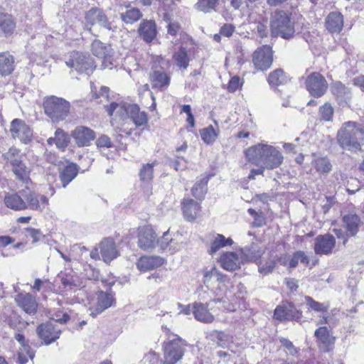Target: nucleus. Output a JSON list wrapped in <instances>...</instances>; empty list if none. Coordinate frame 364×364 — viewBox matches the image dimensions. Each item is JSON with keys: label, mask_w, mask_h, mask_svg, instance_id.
<instances>
[{"label": "nucleus", "mask_w": 364, "mask_h": 364, "mask_svg": "<svg viewBox=\"0 0 364 364\" xmlns=\"http://www.w3.org/2000/svg\"><path fill=\"white\" fill-rule=\"evenodd\" d=\"M245 156L249 162L256 166H263L267 169L279 167L284 159L276 147L262 143L249 147L245 151Z\"/></svg>", "instance_id": "1"}, {"label": "nucleus", "mask_w": 364, "mask_h": 364, "mask_svg": "<svg viewBox=\"0 0 364 364\" xmlns=\"http://www.w3.org/2000/svg\"><path fill=\"white\" fill-rule=\"evenodd\" d=\"M336 139L343 149L359 151L364 144V126L355 122H345L338 131Z\"/></svg>", "instance_id": "2"}, {"label": "nucleus", "mask_w": 364, "mask_h": 364, "mask_svg": "<svg viewBox=\"0 0 364 364\" xmlns=\"http://www.w3.org/2000/svg\"><path fill=\"white\" fill-rule=\"evenodd\" d=\"M291 14L282 10L274 11L270 20L271 33L273 36H280L284 39L294 36V22L291 20Z\"/></svg>", "instance_id": "3"}, {"label": "nucleus", "mask_w": 364, "mask_h": 364, "mask_svg": "<svg viewBox=\"0 0 364 364\" xmlns=\"http://www.w3.org/2000/svg\"><path fill=\"white\" fill-rule=\"evenodd\" d=\"M70 102L56 96H50L45 99L43 108L45 113L53 122L65 119L70 112Z\"/></svg>", "instance_id": "4"}, {"label": "nucleus", "mask_w": 364, "mask_h": 364, "mask_svg": "<svg viewBox=\"0 0 364 364\" xmlns=\"http://www.w3.org/2000/svg\"><path fill=\"white\" fill-rule=\"evenodd\" d=\"M106 110L109 116L113 115L116 110L121 116H123L124 114H127L137 127L143 126L148 122L146 113L144 111L141 112L139 107L136 104L124 107L112 102L109 106L106 107Z\"/></svg>", "instance_id": "5"}, {"label": "nucleus", "mask_w": 364, "mask_h": 364, "mask_svg": "<svg viewBox=\"0 0 364 364\" xmlns=\"http://www.w3.org/2000/svg\"><path fill=\"white\" fill-rule=\"evenodd\" d=\"M186 344L179 337L168 340L164 344V364H176L185 351Z\"/></svg>", "instance_id": "6"}, {"label": "nucleus", "mask_w": 364, "mask_h": 364, "mask_svg": "<svg viewBox=\"0 0 364 364\" xmlns=\"http://www.w3.org/2000/svg\"><path fill=\"white\" fill-rule=\"evenodd\" d=\"M65 63L77 72L85 73L87 75L92 73L95 68L93 60L88 54L75 50L70 53V58Z\"/></svg>", "instance_id": "7"}, {"label": "nucleus", "mask_w": 364, "mask_h": 364, "mask_svg": "<svg viewBox=\"0 0 364 364\" xmlns=\"http://www.w3.org/2000/svg\"><path fill=\"white\" fill-rule=\"evenodd\" d=\"M305 85L309 94L316 98L322 97L328 87L326 78L317 72H314L306 77Z\"/></svg>", "instance_id": "8"}, {"label": "nucleus", "mask_w": 364, "mask_h": 364, "mask_svg": "<svg viewBox=\"0 0 364 364\" xmlns=\"http://www.w3.org/2000/svg\"><path fill=\"white\" fill-rule=\"evenodd\" d=\"M274 316L281 321L292 320L301 322L302 312L298 310L292 303L283 301L282 305L275 309Z\"/></svg>", "instance_id": "9"}, {"label": "nucleus", "mask_w": 364, "mask_h": 364, "mask_svg": "<svg viewBox=\"0 0 364 364\" xmlns=\"http://www.w3.org/2000/svg\"><path fill=\"white\" fill-rule=\"evenodd\" d=\"M272 50L269 46H263L253 53L252 62L258 70H267L272 65Z\"/></svg>", "instance_id": "10"}, {"label": "nucleus", "mask_w": 364, "mask_h": 364, "mask_svg": "<svg viewBox=\"0 0 364 364\" xmlns=\"http://www.w3.org/2000/svg\"><path fill=\"white\" fill-rule=\"evenodd\" d=\"M115 299L113 292L100 291L97 294L96 302L90 307V316H97L107 309L114 306Z\"/></svg>", "instance_id": "11"}, {"label": "nucleus", "mask_w": 364, "mask_h": 364, "mask_svg": "<svg viewBox=\"0 0 364 364\" xmlns=\"http://www.w3.org/2000/svg\"><path fill=\"white\" fill-rule=\"evenodd\" d=\"M157 235L150 225L139 228L138 233V246L144 250H151L156 245Z\"/></svg>", "instance_id": "12"}, {"label": "nucleus", "mask_w": 364, "mask_h": 364, "mask_svg": "<svg viewBox=\"0 0 364 364\" xmlns=\"http://www.w3.org/2000/svg\"><path fill=\"white\" fill-rule=\"evenodd\" d=\"M10 132L14 139H18L23 144H28L33 136V132L29 126L18 119L11 122Z\"/></svg>", "instance_id": "13"}, {"label": "nucleus", "mask_w": 364, "mask_h": 364, "mask_svg": "<svg viewBox=\"0 0 364 364\" xmlns=\"http://www.w3.org/2000/svg\"><path fill=\"white\" fill-rule=\"evenodd\" d=\"M221 299H214L210 301L209 303H194L193 304V314L194 315V318L202 323H211L215 320V316L213 313L210 311V310L213 311V309H209V306L211 302H221Z\"/></svg>", "instance_id": "14"}, {"label": "nucleus", "mask_w": 364, "mask_h": 364, "mask_svg": "<svg viewBox=\"0 0 364 364\" xmlns=\"http://www.w3.org/2000/svg\"><path fill=\"white\" fill-rule=\"evenodd\" d=\"M37 333L45 344L49 345L59 338L61 330L53 322L50 321L39 325Z\"/></svg>", "instance_id": "15"}, {"label": "nucleus", "mask_w": 364, "mask_h": 364, "mask_svg": "<svg viewBox=\"0 0 364 364\" xmlns=\"http://www.w3.org/2000/svg\"><path fill=\"white\" fill-rule=\"evenodd\" d=\"M336 245L335 237L330 234L318 235L314 240V250L316 255H330Z\"/></svg>", "instance_id": "16"}, {"label": "nucleus", "mask_w": 364, "mask_h": 364, "mask_svg": "<svg viewBox=\"0 0 364 364\" xmlns=\"http://www.w3.org/2000/svg\"><path fill=\"white\" fill-rule=\"evenodd\" d=\"M17 305L27 314L35 315L38 310V302L36 296L30 293H19L15 296Z\"/></svg>", "instance_id": "17"}, {"label": "nucleus", "mask_w": 364, "mask_h": 364, "mask_svg": "<svg viewBox=\"0 0 364 364\" xmlns=\"http://www.w3.org/2000/svg\"><path fill=\"white\" fill-rule=\"evenodd\" d=\"M86 26L88 25H99L107 31L112 29L111 23L108 21L107 16L103 11L97 8H92L85 15Z\"/></svg>", "instance_id": "18"}, {"label": "nucleus", "mask_w": 364, "mask_h": 364, "mask_svg": "<svg viewBox=\"0 0 364 364\" xmlns=\"http://www.w3.org/2000/svg\"><path fill=\"white\" fill-rule=\"evenodd\" d=\"M72 136L76 144L80 147L90 146L95 139V132L89 127L78 126L73 132Z\"/></svg>", "instance_id": "19"}, {"label": "nucleus", "mask_w": 364, "mask_h": 364, "mask_svg": "<svg viewBox=\"0 0 364 364\" xmlns=\"http://www.w3.org/2000/svg\"><path fill=\"white\" fill-rule=\"evenodd\" d=\"M331 92L340 106H348L351 100V92L344 84L340 81L333 82Z\"/></svg>", "instance_id": "20"}, {"label": "nucleus", "mask_w": 364, "mask_h": 364, "mask_svg": "<svg viewBox=\"0 0 364 364\" xmlns=\"http://www.w3.org/2000/svg\"><path fill=\"white\" fill-rule=\"evenodd\" d=\"M343 227L347 232L348 236H355L362 224V221L359 215L354 211H349L342 214Z\"/></svg>", "instance_id": "21"}, {"label": "nucleus", "mask_w": 364, "mask_h": 364, "mask_svg": "<svg viewBox=\"0 0 364 364\" xmlns=\"http://www.w3.org/2000/svg\"><path fill=\"white\" fill-rule=\"evenodd\" d=\"M181 205L183 217L188 222L194 221L201 210L200 204L191 198H184Z\"/></svg>", "instance_id": "22"}, {"label": "nucleus", "mask_w": 364, "mask_h": 364, "mask_svg": "<svg viewBox=\"0 0 364 364\" xmlns=\"http://www.w3.org/2000/svg\"><path fill=\"white\" fill-rule=\"evenodd\" d=\"M100 254L103 261L110 262L118 256V251L114 240L111 238H105L100 244Z\"/></svg>", "instance_id": "23"}, {"label": "nucleus", "mask_w": 364, "mask_h": 364, "mask_svg": "<svg viewBox=\"0 0 364 364\" xmlns=\"http://www.w3.org/2000/svg\"><path fill=\"white\" fill-rule=\"evenodd\" d=\"M150 82L153 89L164 90L169 84L171 77L162 70H153L149 75Z\"/></svg>", "instance_id": "24"}, {"label": "nucleus", "mask_w": 364, "mask_h": 364, "mask_svg": "<svg viewBox=\"0 0 364 364\" xmlns=\"http://www.w3.org/2000/svg\"><path fill=\"white\" fill-rule=\"evenodd\" d=\"M164 263V258L159 256H142L138 259L136 267L140 271L146 272L160 267Z\"/></svg>", "instance_id": "25"}, {"label": "nucleus", "mask_w": 364, "mask_h": 364, "mask_svg": "<svg viewBox=\"0 0 364 364\" xmlns=\"http://www.w3.org/2000/svg\"><path fill=\"white\" fill-rule=\"evenodd\" d=\"M221 267L227 271H235L240 268L241 260L237 253L228 252L220 258Z\"/></svg>", "instance_id": "26"}, {"label": "nucleus", "mask_w": 364, "mask_h": 364, "mask_svg": "<svg viewBox=\"0 0 364 364\" xmlns=\"http://www.w3.org/2000/svg\"><path fill=\"white\" fill-rule=\"evenodd\" d=\"M314 335L319 342L320 348L323 351H328L333 343L328 328L326 326L320 327L316 330Z\"/></svg>", "instance_id": "27"}, {"label": "nucleus", "mask_w": 364, "mask_h": 364, "mask_svg": "<svg viewBox=\"0 0 364 364\" xmlns=\"http://www.w3.org/2000/svg\"><path fill=\"white\" fill-rule=\"evenodd\" d=\"M343 26V17L341 13L331 12L326 17V26L331 33H339Z\"/></svg>", "instance_id": "28"}, {"label": "nucleus", "mask_w": 364, "mask_h": 364, "mask_svg": "<svg viewBox=\"0 0 364 364\" xmlns=\"http://www.w3.org/2000/svg\"><path fill=\"white\" fill-rule=\"evenodd\" d=\"M242 259L245 261L257 262L264 253L263 250L257 243H252L241 249Z\"/></svg>", "instance_id": "29"}, {"label": "nucleus", "mask_w": 364, "mask_h": 364, "mask_svg": "<svg viewBox=\"0 0 364 364\" xmlns=\"http://www.w3.org/2000/svg\"><path fill=\"white\" fill-rule=\"evenodd\" d=\"M139 33L144 41L147 43L152 41L156 35L155 23L151 21H144L140 24Z\"/></svg>", "instance_id": "30"}, {"label": "nucleus", "mask_w": 364, "mask_h": 364, "mask_svg": "<svg viewBox=\"0 0 364 364\" xmlns=\"http://www.w3.org/2000/svg\"><path fill=\"white\" fill-rule=\"evenodd\" d=\"M77 166L73 163L68 164L60 172V179L63 188H65L77 175Z\"/></svg>", "instance_id": "31"}, {"label": "nucleus", "mask_w": 364, "mask_h": 364, "mask_svg": "<svg viewBox=\"0 0 364 364\" xmlns=\"http://www.w3.org/2000/svg\"><path fill=\"white\" fill-rule=\"evenodd\" d=\"M14 70V58L8 52L0 53V74L2 76L10 75Z\"/></svg>", "instance_id": "32"}, {"label": "nucleus", "mask_w": 364, "mask_h": 364, "mask_svg": "<svg viewBox=\"0 0 364 364\" xmlns=\"http://www.w3.org/2000/svg\"><path fill=\"white\" fill-rule=\"evenodd\" d=\"M4 203L6 207L15 210H20L27 208V203L17 193H8L5 196Z\"/></svg>", "instance_id": "33"}, {"label": "nucleus", "mask_w": 364, "mask_h": 364, "mask_svg": "<svg viewBox=\"0 0 364 364\" xmlns=\"http://www.w3.org/2000/svg\"><path fill=\"white\" fill-rule=\"evenodd\" d=\"M232 243L233 241L230 237L226 238L221 234H213L208 252L210 255H213L218 251L220 248L232 245Z\"/></svg>", "instance_id": "34"}, {"label": "nucleus", "mask_w": 364, "mask_h": 364, "mask_svg": "<svg viewBox=\"0 0 364 364\" xmlns=\"http://www.w3.org/2000/svg\"><path fill=\"white\" fill-rule=\"evenodd\" d=\"M175 65L181 70H186L188 67L190 58L186 48L181 46L173 55Z\"/></svg>", "instance_id": "35"}, {"label": "nucleus", "mask_w": 364, "mask_h": 364, "mask_svg": "<svg viewBox=\"0 0 364 364\" xmlns=\"http://www.w3.org/2000/svg\"><path fill=\"white\" fill-rule=\"evenodd\" d=\"M209 176H205L198 180L191 189L193 196L198 200H203L207 193V185L209 181Z\"/></svg>", "instance_id": "36"}, {"label": "nucleus", "mask_w": 364, "mask_h": 364, "mask_svg": "<svg viewBox=\"0 0 364 364\" xmlns=\"http://www.w3.org/2000/svg\"><path fill=\"white\" fill-rule=\"evenodd\" d=\"M267 81L271 86H279L289 81V77L281 68H277L269 74Z\"/></svg>", "instance_id": "37"}, {"label": "nucleus", "mask_w": 364, "mask_h": 364, "mask_svg": "<svg viewBox=\"0 0 364 364\" xmlns=\"http://www.w3.org/2000/svg\"><path fill=\"white\" fill-rule=\"evenodd\" d=\"M16 25L11 16L2 14H0V33L4 34L6 36L11 35Z\"/></svg>", "instance_id": "38"}, {"label": "nucleus", "mask_w": 364, "mask_h": 364, "mask_svg": "<svg viewBox=\"0 0 364 364\" xmlns=\"http://www.w3.org/2000/svg\"><path fill=\"white\" fill-rule=\"evenodd\" d=\"M313 165L317 172L328 174L332 170V164L327 157H317L313 161Z\"/></svg>", "instance_id": "39"}, {"label": "nucleus", "mask_w": 364, "mask_h": 364, "mask_svg": "<svg viewBox=\"0 0 364 364\" xmlns=\"http://www.w3.org/2000/svg\"><path fill=\"white\" fill-rule=\"evenodd\" d=\"M3 157L12 168L23 161L22 155L19 150L15 147L10 148L7 152L3 154Z\"/></svg>", "instance_id": "40"}, {"label": "nucleus", "mask_w": 364, "mask_h": 364, "mask_svg": "<svg viewBox=\"0 0 364 364\" xmlns=\"http://www.w3.org/2000/svg\"><path fill=\"white\" fill-rule=\"evenodd\" d=\"M91 50L96 57L104 58L109 55V46L105 45L99 40H95L91 45Z\"/></svg>", "instance_id": "41"}, {"label": "nucleus", "mask_w": 364, "mask_h": 364, "mask_svg": "<svg viewBox=\"0 0 364 364\" xmlns=\"http://www.w3.org/2000/svg\"><path fill=\"white\" fill-rule=\"evenodd\" d=\"M157 161H154L151 164H144L140 168L139 176L141 181L150 182L154 176V167L157 164Z\"/></svg>", "instance_id": "42"}, {"label": "nucleus", "mask_w": 364, "mask_h": 364, "mask_svg": "<svg viewBox=\"0 0 364 364\" xmlns=\"http://www.w3.org/2000/svg\"><path fill=\"white\" fill-rule=\"evenodd\" d=\"M12 171L16 177L23 183L29 180L30 168L22 161L12 168Z\"/></svg>", "instance_id": "43"}, {"label": "nucleus", "mask_w": 364, "mask_h": 364, "mask_svg": "<svg viewBox=\"0 0 364 364\" xmlns=\"http://www.w3.org/2000/svg\"><path fill=\"white\" fill-rule=\"evenodd\" d=\"M55 146L58 149L64 151L70 142V136L63 129H57L55 132Z\"/></svg>", "instance_id": "44"}, {"label": "nucleus", "mask_w": 364, "mask_h": 364, "mask_svg": "<svg viewBox=\"0 0 364 364\" xmlns=\"http://www.w3.org/2000/svg\"><path fill=\"white\" fill-rule=\"evenodd\" d=\"M305 300L306 302V304L311 308L312 310H314L316 312L319 313H327L328 310L329 309V304L328 302L326 303H320L314 299H313L309 296H305Z\"/></svg>", "instance_id": "45"}, {"label": "nucleus", "mask_w": 364, "mask_h": 364, "mask_svg": "<svg viewBox=\"0 0 364 364\" xmlns=\"http://www.w3.org/2000/svg\"><path fill=\"white\" fill-rule=\"evenodd\" d=\"M218 2L219 0H198L196 7L198 10L204 13H210L213 11H216Z\"/></svg>", "instance_id": "46"}, {"label": "nucleus", "mask_w": 364, "mask_h": 364, "mask_svg": "<svg viewBox=\"0 0 364 364\" xmlns=\"http://www.w3.org/2000/svg\"><path fill=\"white\" fill-rule=\"evenodd\" d=\"M200 136L207 144H212L218 136V133L212 125H210L200 131Z\"/></svg>", "instance_id": "47"}, {"label": "nucleus", "mask_w": 364, "mask_h": 364, "mask_svg": "<svg viewBox=\"0 0 364 364\" xmlns=\"http://www.w3.org/2000/svg\"><path fill=\"white\" fill-rule=\"evenodd\" d=\"M248 213L254 218V220L252 223L253 227L261 228L266 223V218L264 213L261 210L256 211L253 208H249L247 210Z\"/></svg>", "instance_id": "48"}, {"label": "nucleus", "mask_w": 364, "mask_h": 364, "mask_svg": "<svg viewBox=\"0 0 364 364\" xmlns=\"http://www.w3.org/2000/svg\"><path fill=\"white\" fill-rule=\"evenodd\" d=\"M299 262L306 265L309 263V258L304 251L299 250L294 253L289 261V267L291 268H295Z\"/></svg>", "instance_id": "49"}, {"label": "nucleus", "mask_w": 364, "mask_h": 364, "mask_svg": "<svg viewBox=\"0 0 364 364\" xmlns=\"http://www.w3.org/2000/svg\"><path fill=\"white\" fill-rule=\"evenodd\" d=\"M23 196L26 198L25 202L27 203V208L40 211L43 210L40 200L34 193L29 192L28 194L23 195Z\"/></svg>", "instance_id": "50"}, {"label": "nucleus", "mask_w": 364, "mask_h": 364, "mask_svg": "<svg viewBox=\"0 0 364 364\" xmlns=\"http://www.w3.org/2000/svg\"><path fill=\"white\" fill-rule=\"evenodd\" d=\"M334 109L330 103H325L319 108V115L321 120L331 122L333 119Z\"/></svg>", "instance_id": "51"}, {"label": "nucleus", "mask_w": 364, "mask_h": 364, "mask_svg": "<svg viewBox=\"0 0 364 364\" xmlns=\"http://www.w3.org/2000/svg\"><path fill=\"white\" fill-rule=\"evenodd\" d=\"M141 13L139 9L132 8L128 9L124 14L122 15L123 21L127 23H132L138 21L141 17Z\"/></svg>", "instance_id": "52"}, {"label": "nucleus", "mask_w": 364, "mask_h": 364, "mask_svg": "<svg viewBox=\"0 0 364 364\" xmlns=\"http://www.w3.org/2000/svg\"><path fill=\"white\" fill-rule=\"evenodd\" d=\"M34 353L30 350V347L25 349H20L17 355V363L18 364H26L31 360L32 362Z\"/></svg>", "instance_id": "53"}, {"label": "nucleus", "mask_w": 364, "mask_h": 364, "mask_svg": "<svg viewBox=\"0 0 364 364\" xmlns=\"http://www.w3.org/2000/svg\"><path fill=\"white\" fill-rule=\"evenodd\" d=\"M276 262L272 259H269L264 263L259 262L258 264V270L259 272L263 275H267L269 273L272 272Z\"/></svg>", "instance_id": "54"}, {"label": "nucleus", "mask_w": 364, "mask_h": 364, "mask_svg": "<svg viewBox=\"0 0 364 364\" xmlns=\"http://www.w3.org/2000/svg\"><path fill=\"white\" fill-rule=\"evenodd\" d=\"M25 236L27 238H31L32 243H36L38 242L43 235L40 230L33 228H27L25 229Z\"/></svg>", "instance_id": "55"}, {"label": "nucleus", "mask_w": 364, "mask_h": 364, "mask_svg": "<svg viewBox=\"0 0 364 364\" xmlns=\"http://www.w3.org/2000/svg\"><path fill=\"white\" fill-rule=\"evenodd\" d=\"M172 241L173 240L170 237L168 231H166L163 234L161 238L156 240V244L159 245L162 250H170L171 248H169V246L171 245Z\"/></svg>", "instance_id": "56"}, {"label": "nucleus", "mask_w": 364, "mask_h": 364, "mask_svg": "<svg viewBox=\"0 0 364 364\" xmlns=\"http://www.w3.org/2000/svg\"><path fill=\"white\" fill-rule=\"evenodd\" d=\"M92 92V98L95 99H99V98H104L107 102H109L112 100V97L109 95V88L106 86H102L99 90V92Z\"/></svg>", "instance_id": "57"}, {"label": "nucleus", "mask_w": 364, "mask_h": 364, "mask_svg": "<svg viewBox=\"0 0 364 364\" xmlns=\"http://www.w3.org/2000/svg\"><path fill=\"white\" fill-rule=\"evenodd\" d=\"M242 85V82L240 81V77L237 75H235L229 81L228 85V90L230 92H235L239 87H240Z\"/></svg>", "instance_id": "58"}, {"label": "nucleus", "mask_w": 364, "mask_h": 364, "mask_svg": "<svg viewBox=\"0 0 364 364\" xmlns=\"http://www.w3.org/2000/svg\"><path fill=\"white\" fill-rule=\"evenodd\" d=\"M96 145L100 148H110L112 146V143L108 136L103 134L97 139Z\"/></svg>", "instance_id": "59"}, {"label": "nucleus", "mask_w": 364, "mask_h": 364, "mask_svg": "<svg viewBox=\"0 0 364 364\" xmlns=\"http://www.w3.org/2000/svg\"><path fill=\"white\" fill-rule=\"evenodd\" d=\"M217 268L215 267H211L210 269H205L203 271V283L205 285H208L210 282V281L215 278V272H216Z\"/></svg>", "instance_id": "60"}, {"label": "nucleus", "mask_w": 364, "mask_h": 364, "mask_svg": "<svg viewBox=\"0 0 364 364\" xmlns=\"http://www.w3.org/2000/svg\"><path fill=\"white\" fill-rule=\"evenodd\" d=\"M280 341L282 346L288 350L289 354L294 356L298 353V349L293 345V343L289 340L282 338H281Z\"/></svg>", "instance_id": "61"}, {"label": "nucleus", "mask_w": 364, "mask_h": 364, "mask_svg": "<svg viewBox=\"0 0 364 364\" xmlns=\"http://www.w3.org/2000/svg\"><path fill=\"white\" fill-rule=\"evenodd\" d=\"M234 31L235 27L232 24L225 23L221 27L220 33L225 37H230L232 35Z\"/></svg>", "instance_id": "62"}, {"label": "nucleus", "mask_w": 364, "mask_h": 364, "mask_svg": "<svg viewBox=\"0 0 364 364\" xmlns=\"http://www.w3.org/2000/svg\"><path fill=\"white\" fill-rule=\"evenodd\" d=\"M256 31L261 38L266 37L268 33L267 27L262 23H258L256 26Z\"/></svg>", "instance_id": "63"}, {"label": "nucleus", "mask_w": 364, "mask_h": 364, "mask_svg": "<svg viewBox=\"0 0 364 364\" xmlns=\"http://www.w3.org/2000/svg\"><path fill=\"white\" fill-rule=\"evenodd\" d=\"M353 85L358 87L364 92V75H360L352 80Z\"/></svg>", "instance_id": "64"}]
</instances>
